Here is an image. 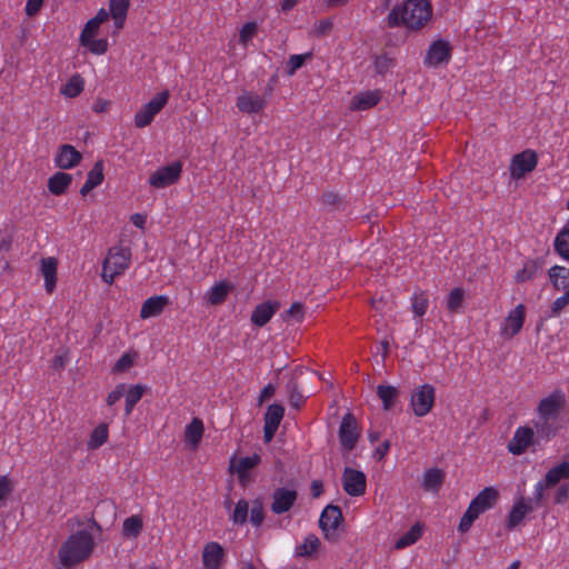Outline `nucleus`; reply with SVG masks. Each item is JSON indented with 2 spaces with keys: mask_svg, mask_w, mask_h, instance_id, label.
<instances>
[{
  "mask_svg": "<svg viewBox=\"0 0 569 569\" xmlns=\"http://www.w3.org/2000/svg\"><path fill=\"white\" fill-rule=\"evenodd\" d=\"M96 532L101 528L96 522L69 535L58 550V568L71 569L89 560L96 549Z\"/></svg>",
  "mask_w": 569,
  "mask_h": 569,
  "instance_id": "nucleus-1",
  "label": "nucleus"
},
{
  "mask_svg": "<svg viewBox=\"0 0 569 569\" xmlns=\"http://www.w3.org/2000/svg\"><path fill=\"white\" fill-rule=\"evenodd\" d=\"M566 406V395L562 390L556 389L548 396L541 398L535 410L536 418L532 420L539 439H553L560 430L559 419Z\"/></svg>",
  "mask_w": 569,
  "mask_h": 569,
  "instance_id": "nucleus-2",
  "label": "nucleus"
},
{
  "mask_svg": "<svg viewBox=\"0 0 569 569\" xmlns=\"http://www.w3.org/2000/svg\"><path fill=\"white\" fill-rule=\"evenodd\" d=\"M432 7L429 0H403L390 10L387 24L390 28L405 27L420 30L430 20Z\"/></svg>",
  "mask_w": 569,
  "mask_h": 569,
  "instance_id": "nucleus-3",
  "label": "nucleus"
},
{
  "mask_svg": "<svg viewBox=\"0 0 569 569\" xmlns=\"http://www.w3.org/2000/svg\"><path fill=\"white\" fill-rule=\"evenodd\" d=\"M499 498V491L493 487L482 489L469 503L460 519L458 530L462 533L469 531L480 515L490 510Z\"/></svg>",
  "mask_w": 569,
  "mask_h": 569,
  "instance_id": "nucleus-4",
  "label": "nucleus"
},
{
  "mask_svg": "<svg viewBox=\"0 0 569 569\" xmlns=\"http://www.w3.org/2000/svg\"><path fill=\"white\" fill-rule=\"evenodd\" d=\"M130 261V249L123 247L111 248L102 263V280L111 284L116 277L122 274L129 268Z\"/></svg>",
  "mask_w": 569,
  "mask_h": 569,
  "instance_id": "nucleus-5",
  "label": "nucleus"
},
{
  "mask_svg": "<svg viewBox=\"0 0 569 569\" xmlns=\"http://www.w3.org/2000/svg\"><path fill=\"white\" fill-rule=\"evenodd\" d=\"M550 440L551 439H539L533 425L531 427L519 426L508 442V451L512 455L520 456L525 453L530 446H541Z\"/></svg>",
  "mask_w": 569,
  "mask_h": 569,
  "instance_id": "nucleus-6",
  "label": "nucleus"
},
{
  "mask_svg": "<svg viewBox=\"0 0 569 569\" xmlns=\"http://www.w3.org/2000/svg\"><path fill=\"white\" fill-rule=\"evenodd\" d=\"M436 402V389L430 383L416 387L410 397V407L416 417H426Z\"/></svg>",
  "mask_w": 569,
  "mask_h": 569,
  "instance_id": "nucleus-7",
  "label": "nucleus"
},
{
  "mask_svg": "<svg viewBox=\"0 0 569 569\" xmlns=\"http://www.w3.org/2000/svg\"><path fill=\"white\" fill-rule=\"evenodd\" d=\"M169 100L167 90L157 93L148 103L143 104L134 114V126L144 128L149 126L154 117L162 110Z\"/></svg>",
  "mask_w": 569,
  "mask_h": 569,
  "instance_id": "nucleus-8",
  "label": "nucleus"
},
{
  "mask_svg": "<svg viewBox=\"0 0 569 569\" xmlns=\"http://www.w3.org/2000/svg\"><path fill=\"white\" fill-rule=\"evenodd\" d=\"M182 173V162L173 161L167 166L158 168L149 177V184L156 189H163L177 183Z\"/></svg>",
  "mask_w": 569,
  "mask_h": 569,
  "instance_id": "nucleus-9",
  "label": "nucleus"
},
{
  "mask_svg": "<svg viewBox=\"0 0 569 569\" xmlns=\"http://www.w3.org/2000/svg\"><path fill=\"white\" fill-rule=\"evenodd\" d=\"M452 56V47L449 41L445 39H438L430 43L426 56L423 58V64L429 68H438L449 63Z\"/></svg>",
  "mask_w": 569,
  "mask_h": 569,
  "instance_id": "nucleus-10",
  "label": "nucleus"
},
{
  "mask_svg": "<svg viewBox=\"0 0 569 569\" xmlns=\"http://www.w3.org/2000/svg\"><path fill=\"white\" fill-rule=\"evenodd\" d=\"M538 163V154L531 149H527L511 158L509 172L512 180H520L527 173L533 171Z\"/></svg>",
  "mask_w": 569,
  "mask_h": 569,
  "instance_id": "nucleus-11",
  "label": "nucleus"
},
{
  "mask_svg": "<svg viewBox=\"0 0 569 569\" xmlns=\"http://www.w3.org/2000/svg\"><path fill=\"white\" fill-rule=\"evenodd\" d=\"M100 27L91 19L84 24L80 36V46L87 48L93 54H104L108 51V40L106 38L94 39L98 34Z\"/></svg>",
  "mask_w": 569,
  "mask_h": 569,
  "instance_id": "nucleus-12",
  "label": "nucleus"
},
{
  "mask_svg": "<svg viewBox=\"0 0 569 569\" xmlns=\"http://www.w3.org/2000/svg\"><path fill=\"white\" fill-rule=\"evenodd\" d=\"M338 436L343 450L350 451L355 448L359 439L360 431L357 420L352 413L348 412L342 417Z\"/></svg>",
  "mask_w": 569,
  "mask_h": 569,
  "instance_id": "nucleus-13",
  "label": "nucleus"
},
{
  "mask_svg": "<svg viewBox=\"0 0 569 569\" xmlns=\"http://www.w3.org/2000/svg\"><path fill=\"white\" fill-rule=\"evenodd\" d=\"M526 318V307L522 303L511 309L500 326V336L510 339L518 335L523 327Z\"/></svg>",
  "mask_w": 569,
  "mask_h": 569,
  "instance_id": "nucleus-14",
  "label": "nucleus"
},
{
  "mask_svg": "<svg viewBox=\"0 0 569 569\" xmlns=\"http://www.w3.org/2000/svg\"><path fill=\"white\" fill-rule=\"evenodd\" d=\"M341 521L342 512L338 506L329 505L322 510L319 526L326 539L333 540L337 538V530Z\"/></svg>",
  "mask_w": 569,
  "mask_h": 569,
  "instance_id": "nucleus-15",
  "label": "nucleus"
},
{
  "mask_svg": "<svg viewBox=\"0 0 569 569\" xmlns=\"http://www.w3.org/2000/svg\"><path fill=\"white\" fill-rule=\"evenodd\" d=\"M343 490L351 497H359L366 492L367 478L366 475L352 468H345L342 473Z\"/></svg>",
  "mask_w": 569,
  "mask_h": 569,
  "instance_id": "nucleus-16",
  "label": "nucleus"
},
{
  "mask_svg": "<svg viewBox=\"0 0 569 569\" xmlns=\"http://www.w3.org/2000/svg\"><path fill=\"white\" fill-rule=\"evenodd\" d=\"M298 498V492L292 487L277 488L272 493L271 511L274 515H282L288 512Z\"/></svg>",
  "mask_w": 569,
  "mask_h": 569,
  "instance_id": "nucleus-17",
  "label": "nucleus"
},
{
  "mask_svg": "<svg viewBox=\"0 0 569 569\" xmlns=\"http://www.w3.org/2000/svg\"><path fill=\"white\" fill-rule=\"evenodd\" d=\"M268 104L266 97L254 91H243L237 97L236 106L242 113H260Z\"/></svg>",
  "mask_w": 569,
  "mask_h": 569,
  "instance_id": "nucleus-18",
  "label": "nucleus"
},
{
  "mask_svg": "<svg viewBox=\"0 0 569 569\" xmlns=\"http://www.w3.org/2000/svg\"><path fill=\"white\" fill-rule=\"evenodd\" d=\"M261 461L258 453L252 456L242 457L240 459L232 458L230 461V469L237 473L239 481L246 485L250 479V471L256 468Z\"/></svg>",
  "mask_w": 569,
  "mask_h": 569,
  "instance_id": "nucleus-19",
  "label": "nucleus"
},
{
  "mask_svg": "<svg viewBox=\"0 0 569 569\" xmlns=\"http://www.w3.org/2000/svg\"><path fill=\"white\" fill-rule=\"evenodd\" d=\"M224 550L222 546L216 541L204 545L202 550V563L204 569H219L222 565Z\"/></svg>",
  "mask_w": 569,
  "mask_h": 569,
  "instance_id": "nucleus-20",
  "label": "nucleus"
},
{
  "mask_svg": "<svg viewBox=\"0 0 569 569\" xmlns=\"http://www.w3.org/2000/svg\"><path fill=\"white\" fill-rule=\"evenodd\" d=\"M170 299L168 296L159 295L152 296L143 301L140 309V318L149 319L160 316L164 308L169 306Z\"/></svg>",
  "mask_w": 569,
  "mask_h": 569,
  "instance_id": "nucleus-21",
  "label": "nucleus"
},
{
  "mask_svg": "<svg viewBox=\"0 0 569 569\" xmlns=\"http://www.w3.org/2000/svg\"><path fill=\"white\" fill-rule=\"evenodd\" d=\"M279 308V301L268 300L259 303L251 313V322L257 327H263L271 320Z\"/></svg>",
  "mask_w": 569,
  "mask_h": 569,
  "instance_id": "nucleus-22",
  "label": "nucleus"
},
{
  "mask_svg": "<svg viewBox=\"0 0 569 569\" xmlns=\"http://www.w3.org/2000/svg\"><path fill=\"white\" fill-rule=\"evenodd\" d=\"M532 511V506L523 498L518 499L511 507L507 520L506 527L511 530L518 527L526 516Z\"/></svg>",
  "mask_w": 569,
  "mask_h": 569,
  "instance_id": "nucleus-23",
  "label": "nucleus"
},
{
  "mask_svg": "<svg viewBox=\"0 0 569 569\" xmlns=\"http://www.w3.org/2000/svg\"><path fill=\"white\" fill-rule=\"evenodd\" d=\"M233 290V286L227 281H218L210 287L203 296L206 302L210 306L221 305L229 293Z\"/></svg>",
  "mask_w": 569,
  "mask_h": 569,
  "instance_id": "nucleus-24",
  "label": "nucleus"
},
{
  "mask_svg": "<svg viewBox=\"0 0 569 569\" xmlns=\"http://www.w3.org/2000/svg\"><path fill=\"white\" fill-rule=\"evenodd\" d=\"M81 160V153L77 151L70 144H63L60 147L54 162L56 166L61 169H71L76 167Z\"/></svg>",
  "mask_w": 569,
  "mask_h": 569,
  "instance_id": "nucleus-25",
  "label": "nucleus"
},
{
  "mask_svg": "<svg viewBox=\"0 0 569 569\" xmlns=\"http://www.w3.org/2000/svg\"><path fill=\"white\" fill-rule=\"evenodd\" d=\"M381 100L380 90H367L356 94L352 100L350 108L352 110H368Z\"/></svg>",
  "mask_w": 569,
  "mask_h": 569,
  "instance_id": "nucleus-26",
  "label": "nucleus"
},
{
  "mask_svg": "<svg viewBox=\"0 0 569 569\" xmlns=\"http://www.w3.org/2000/svg\"><path fill=\"white\" fill-rule=\"evenodd\" d=\"M57 268L58 262L54 258L48 257L41 260L40 271L44 279V289L48 293H51L56 288Z\"/></svg>",
  "mask_w": 569,
  "mask_h": 569,
  "instance_id": "nucleus-27",
  "label": "nucleus"
},
{
  "mask_svg": "<svg viewBox=\"0 0 569 569\" xmlns=\"http://www.w3.org/2000/svg\"><path fill=\"white\" fill-rule=\"evenodd\" d=\"M204 426L200 418H193L191 422L186 427L184 441L186 445L191 449L196 450L203 437Z\"/></svg>",
  "mask_w": 569,
  "mask_h": 569,
  "instance_id": "nucleus-28",
  "label": "nucleus"
},
{
  "mask_svg": "<svg viewBox=\"0 0 569 569\" xmlns=\"http://www.w3.org/2000/svg\"><path fill=\"white\" fill-rule=\"evenodd\" d=\"M146 386L141 383L127 385V392L124 393V417H129L136 405L141 400L146 391Z\"/></svg>",
  "mask_w": 569,
  "mask_h": 569,
  "instance_id": "nucleus-29",
  "label": "nucleus"
},
{
  "mask_svg": "<svg viewBox=\"0 0 569 569\" xmlns=\"http://www.w3.org/2000/svg\"><path fill=\"white\" fill-rule=\"evenodd\" d=\"M130 0H110L109 10L114 21L116 30H120L124 26Z\"/></svg>",
  "mask_w": 569,
  "mask_h": 569,
  "instance_id": "nucleus-30",
  "label": "nucleus"
},
{
  "mask_svg": "<svg viewBox=\"0 0 569 569\" xmlns=\"http://www.w3.org/2000/svg\"><path fill=\"white\" fill-rule=\"evenodd\" d=\"M548 277L556 290H566L569 287V268L563 266H553L548 270Z\"/></svg>",
  "mask_w": 569,
  "mask_h": 569,
  "instance_id": "nucleus-31",
  "label": "nucleus"
},
{
  "mask_svg": "<svg viewBox=\"0 0 569 569\" xmlns=\"http://www.w3.org/2000/svg\"><path fill=\"white\" fill-rule=\"evenodd\" d=\"M72 182V176L66 172H56L48 180V189L54 196L63 194Z\"/></svg>",
  "mask_w": 569,
  "mask_h": 569,
  "instance_id": "nucleus-32",
  "label": "nucleus"
},
{
  "mask_svg": "<svg viewBox=\"0 0 569 569\" xmlns=\"http://www.w3.org/2000/svg\"><path fill=\"white\" fill-rule=\"evenodd\" d=\"M103 181V163L98 161L94 163L92 169L88 172L87 180L80 189V193L86 196L92 189L100 186Z\"/></svg>",
  "mask_w": 569,
  "mask_h": 569,
  "instance_id": "nucleus-33",
  "label": "nucleus"
},
{
  "mask_svg": "<svg viewBox=\"0 0 569 569\" xmlns=\"http://www.w3.org/2000/svg\"><path fill=\"white\" fill-rule=\"evenodd\" d=\"M445 479L443 471L439 468H431L423 472L422 488L426 491L437 492Z\"/></svg>",
  "mask_w": 569,
  "mask_h": 569,
  "instance_id": "nucleus-34",
  "label": "nucleus"
},
{
  "mask_svg": "<svg viewBox=\"0 0 569 569\" xmlns=\"http://www.w3.org/2000/svg\"><path fill=\"white\" fill-rule=\"evenodd\" d=\"M320 547V540L315 533H309L303 541L296 546L295 556L300 558L312 557Z\"/></svg>",
  "mask_w": 569,
  "mask_h": 569,
  "instance_id": "nucleus-35",
  "label": "nucleus"
},
{
  "mask_svg": "<svg viewBox=\"0 0 569 569\" xmlns=\"http://www.w3.org/2000/svg\"><path fill=\"white\" fill-rule=\"evenodd\" d=\"M540 269V263L536 259H527L523 261L522 267L515 273V281L523 283L533 280Z\"/></svg>",
  "mask_w": 569,
  "mask_h": 569,
  "instance_id": "nucleus-36",
  "label": "nucleus"
},
{
  "mask_svg": "<svg viewBox=\"0 0 569 569\" xmlns=\"http://www.w3.org/2000/svg\"><path fill=\"white\" fill-rule=\"evenodd\" d=\"M553 246L556 252L569 262V222L557 233Z\"/></svg>",
  "mask_w": 569,
  "mask_h": 569,
  "instance_id": "nucleus-37",
  "label": "nucleus"
},
{
  "mask_svg": "<svg viewBox=\"0 0 569 569\" xmlns=\"http://www.w3.org/2000/svg\"><path fill=\"white\" fill-rule=\"evenodd\" d=\"M139 358V353L134 350L124 352L113 365L112 373L122 375L128 372Z\"/></svg>",
  "mask_w": 569,
  "mask_h": 569,
  "instance_id": "nucleus-38",
  "label": "nucleus"
},
{
  "mask_svg": "<svg viewBox=\"0 0 569 569\" xmlns=\"http://www.w3.org/2000/svg\"><path fill=\"white\" fill-rule=\"evenodd\" d=\"M545 477L547 482L552 487L562 480L569 479V461H562L561 463L552 467L547 471Z\"/></svg>",
  "mask_w": 569,
  "mask_h": 569,
  "instance_id": "nucleus-39",
  "label": "nucleus"
},
{
  "mask_svg": "<svg viewBox=\"0 0 569 569\" xmlns=\"http://www.w3.org/2000/svg\"><path fill=\"white\" fill-rule=\"evenodd\" d=\"M83 88L84 81L82 77L74 74L60 88V93L66 98H76L83 91Z\"/></svg>",
  "mask_w": 569,
  "mask_h": 569,
  "instance_id": "nucleus-40",
  "label": "nucleus"
},
{
  "mask_svg": "<svg viewBox=\"0 0 569 569\" xmlns=\"http://www.w3.org/2000/svg\"><path fill=\"white\" fill-rule=\"evenodd\" d=\"M396 66V60L390 53H381L377 54L373 58V68L375 72L379 76L385 77Z\"/></svg>",
  "mask_w": 569,
  "mask_h": 569,
  "instance_id": "nucleus-41",
  "label": "nucleus"
},
{
  "mask_svg": "<svg viewBox=\"0 0 569 569\" xmlns=\"http://www.w3.org/2000/svg\"><path fill=\"white\" fill-rule=\"evenodd\" d=\"M377 395L382 401V407L385 410H390L398 398V389L393 386H383L380 385L377 388Z\"/></svg>",
  "mask_w": 569,
  "mask_h": 569,
  "instance_id": "nucleus-42",
  "label": "nucleus"
},
{
  "mask_svg": "<svg viewBox=\"0 0 569 569\" xmlns=\"http://www.w3.org/2000/svg\"><path fill=\"white\" fill-rule=\"evenodd\" d=\"M109 437V430L108 426L106 423L98 425L93 431L91 432V436L88 441V448L89 449H98L102 445H104Z\"/></svg>",
  "mask_w": 569,
  "mask_h": 569,
  "instance_id": "nucleus-43",
  "label": "nucleus"
},
{
  "mask_svg": "<svg viewBox=\"0 0 569 569\" xmlns=\"http://www.w3.org/2000/svg\"><path fill=\"white\" fill-rule=\"evenodd\" d=\"M422 535V528L419 523L413 525L403 536L395 543L396 549H403L413 545Z\"/></svg>",
  "mask_w": 569,
  "mask_h": 569,
  "instance_id": "nucleus-44",
  "label": "nucleus"
},
{
  "mask_svg": "<svg viewBox=\"0 0 569 569\" xmlns=\"http://www.w3.org/2000/svg\"><path fill=\"white\" fill-rule=\"evenodd\" d=\"M142 519L140 516L133 515L127 519H124L122 523V532L127 538H136L140 535L142 530Z\"/></svg>",
  "mask_w": 569,
  "mask_h": 569,
  "instance_id": "nucleus-45",
  "label": "nucleus"
},
{
  "mask_svg": "<svg viewBox=\"0 0 569 569\" xmlns=\"http://www.w3.org/2000/svg\"><path fill=\"white\" fill-rule=\"evenodd\" d=\"M248 513H249V503L244 499H240L230 515V520L233 525L242 526L248 520Z\"/></svg>",
  "mask_w": 569,
  "mask_h": 569,
  "instance_id": "nucleus-46",
  "label": "nucleus"
},
{
  "mask_svg": "<svg viewBox=\"0 0 569 569\" xmlns=\"http://www.w3.org/2000/svg\"><path fill=\"white\" fill-rule=\"evenodd\" d=\"M284 409L281 405H270L264 415V423L279 428L283 418Z\"/></svg>",
  "mask_w": 569,
  "mask_h": 569,
  "instance_id": "nucleus-47",
  "label": "nucleus"
},
{
  "mask_svg": "<svg viewBox=\"0 0 569 569\" xmlns=\"http://www.w3.org/2000/svg\"><path fill=\"white\" fill-rule=\"evenodd\" d=\"M465 293L461 288H453L447 296V309L450 312H457L462 307Z\"/></svg>",
  "mask_w": 569,
  "mask_h": 569,
  "instance_id": "nucleus-48",
  "label": "nucleus"
},
{
  "mask_svg": "<svg viewBox=\"0 0 569 569\" xmlns=\"http://www.w3.org/2000/svg\"><path fill=\"white\" fill-rule=\"evenodd\" d=\"M429 301L425 292L415 293L411 298V309L415 316L422 317L428 310Z\"/></svg>",
  "mask_w": 569,
  "mask_h": 569,
  "instance_id": "nucleus-49",
  "label": "nucleus"
},
{
  "mask_svg": "<svg viewBox=\"0 0 569 569\" xmlns=\"http://www.w3.org/2000/svg\"><path fill=\"white\" fill-rule=\"evenodd\" d=\"M311 52L290 56L286 64L287 74L293 76L297 72V70L305 64L307 60L311 59Z\"/></svg>",
  "mask_w": 569,
  "mask_h": 569,
  "instance_id": "nucleus-50",
  "label": "nucleus"
},
{
  "mask_svg": "<svg viewBox=\"0 0 569 569\" xmlns=\"http://www.w3.org/2000/svg\"><path fill=\"white\" fill-rule=\"evenodd\" d=\"M250 522L253 527L259 528L264 520L263 506L260 500H254L250 509Z\"/></svg>",
  "mask_w": 569,
  "mask_h": 569,
  "instance_id": "nucleus-51",
  "label": "nucleus"
},
{
  "mask_svg": "<svg viewBox=\"0 0 569 569\" xmlns=\"http://www.w3.org/2000/svg\"><path fill=\"white\" fill-rule=\"evenodd\" d=\"M257 29L258 27L256 22H247L242 26L239 33V41L244 48L252 40L253 36L257 32Z\"/></svg>",
  "mask_w": 569,
  "mask_h": 569,
  "instance_id": "nucleus-52",
  "label": "nucleus"
},
{
  "mask_svg": "<svg viewBox=\"0 0 569 569\" xmlns=\"http://www.w3.org/2000/svg\"><path fill=\"white\" fill-rule=\"evenodd\" d=\"M127 392V383H118L106 397V402L109 407H113Z\"/></svg>",
  "mask_w": 569,
  "mask_h": 569,
  "instance_id": "nucleus-53",
  "label": "nucleus"
},
{
  "mask_svg": "<svg viewBox=\"0 0 569 569\" xmlns=\"http://www.w3.org/2000/svg\"><path fill=\"white\" fill-rule=\"evenodd\" d=\"M289 393H290V405L295 408H300L305 402V395L299 390L298 385L291 381L288 385Z\"/></svg>",
  "mask_w": 569,
  "mask_h": 569,
  "instance_id": "nucleus-54",
  "label": "nucleus"
},
{
  "mask_svg": "<svg viewBox=\"0 0 569 569\" xmlns=\"http://www.w3.org/2000/svg\"><path fill=\"white\" fill-rule=\"evenodd\" d=\"M305 317V308L300 302H293L283 316L284 320L293 319L297 322L302 321Z\"/></svg>",
  "mask_w": 569,
  "mask_h": 569,
  "instance_id": "nucleus-55",
  "label": "nucleus"
},
{
  "mask_svg": "<svg viewBox=\"0 0 569 569\" xmlns=\"http://www.w3.org/2000/svg\"><path fill=\"white\" fill-rule=\"evenodd\" d=\"M569 303V297L567 296L566 292H563V295H561L560 297H558L552 303H551V307H550V316L551 317H557L560 315V312L568 306Z\"/></svg>",
  "mask_w": 569,
  "mask_h": 569,
  "instance_id": "nucleus-56",
  "label": "nucleus"
},
{
  "mask_svg": "<svg viewBox=\"0 0 569 569\" xmlns=\"http://www.w3.org/2000/svg\"><path fill=\"white\" fill-rule=\"evenodd\" d=\"M43 2L44 0H28L24 9L27 16H34L41 9Z\"/></svg>",
  "mask_w": 569,
  "mask_h": 569,
  "instance_id": "nucleus-57",
  "label": "nucleus"
},
{
  "mask_svg": "<svg viewBox=\"0 0 569 569\" xmlns=\"http://www.w3.org/2000/svg\"><path fill=\"white\" fill-rule=\"evenodd\" d=\"M12 487L8 477H0V500L7 498V496L11 492Z\"/></svg>",
  "mask_w": 569,
  "mask_h": 569,
  "instance_id": "nucleus-58",
  "label": "nucleus"
},
{
  "mask_svg": "<svg viewBox=\"0 0 569 569\" xmlns=\"http://www.w3.org/2000/svg\"><path fill=\"white\" fill-rule=\"evenodd\" d=\"M549 487H552V486L547 482L546 478L536 483L535 490H533V496L537 501L542 499L545 489L549 488Z\"/></svg>",
  "mask_w": 569,
  "mask_h": 569,
  "instance_id": "nucleus-59",
  "label": "nucleus"
},
{
  "mask_svg": "<svg viewBox=\"0 0 569 569\" xmlns=\"http://www.w3.org/2000/svg\"><path fill=\"white\" fill-rule=\"evenodd\" d=\"M110 16H111L110 10L108 11L107 9L101 8L97 12V14L93 18H91V20L100 27L103 22L109 20Z\"/></svg>",
  "mask_w": 569,
  "mask_h": 569,
  "instance_id": "nucleus-60",
  "label": "nucleus"
},
{
  "mask_svg": "<svg viewBox=\"0 0 569 569\" xmlns=\"http://www.w3.org/2000/svg\"><path fill=\"white\" fill-rule=\"evenodd\" d=\"M569 497V487L568 486H561L556 493L555 502L556 503H563Z\"/></svg>",
  "mask_w": 569,
  "mask_h": 569,
  "instance_id": "nucleus-61",
  "label": "nucleus"
},
{
  "mask_svg": "<svg viewBox=\"0 0 569 569\" xmlns=\"http://www.w3.org/2000/svg\"><path fill=\"white\" fill-rule=\"evenodd\" d=\"M389 448H390V442L388 440L383 441L380 446L377 447V449L375 450V457L378 459V460H381L386 455L387 452L389 451Z\"/></svg>",
  "mask_w": 569,
  "mask_h": 569,
  "instance_id": "nucleus-62",
  "label": "nucleus"
},
{
  "mask_svg": "<svg viewBox=\"0 0 569 569\" xmlns=\"http://www.w3.org/2000/svg\"><path fill=\"white\" fill-rule=\"evenodd\" d=\"M278 428L277 427H273V426H269V425H266L263 426V438H264V442H270L276 432H277Z\"/></svg>",
  "mask_w": 569,
  "mask_h": 569,
  "instance_id": "nucleus-63",
  "label": "nucleus"
},
{
  "mask_svg": "<svg viewBox=\"0 0 569 569\" xmlns=\"http://www.w3.org/2000/svg\"><path fill=\"white\" fill-rule=\"evenodd\" d=\"M131 222L138 227V228H143L144 227V223H146V217L141 213H134L131 216Z\"/></svg>",
  "mask_w": 569,
  "mask_h": 569,
  "instance_id": "nucleus-64",
  "label": "nucleus"
}]
</instances>
